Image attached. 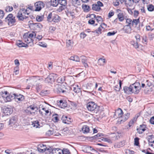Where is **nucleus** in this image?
<instances>
[{
    "mask_svg": "<svg viewBox=\"0 0 154 154\" xmlns=\"http://www.w3.org/2000/svg\"><path fill=\"white\" fill-rule=\"evenodd\" d=\"M5 21L9 26H11L15 24L16 22V20L15 17H14L12 14H10L5 18Z\"/></svg>",
    "mask_w": 154,
    "mask_h": 154,
    "instance_id": "f257e3e1",
    "label": "nucleus"
},
{
    "mask_svg": "<svg viewBox=\"0 0 154 154\" xmlns=\"http://www.w3.org/2000/svg\"><path fill=\"white\" fill-rule=\"evenodd\" d=\"M132 93L137 94L141 89L140 84L139 82H135L131 85Z\"/></svg>",
    "mask_w": 154,
    "mask_h": 154,
    "instance_id": "f03ea898",
    "label": "nucleus"
},
{
    "mask_svg": "<svg viewBox=\"0 0 154 154\" xmlns=\"http://www.w3.org/2000/svg\"><path fill=\"white\" fill-rule=\"evenodd\" d=\"M57 77V74L53 73H51L45 79V82L46 83H51L54 81Z\"/></svg>",
    "mask_w": 154,
    "mask_h": 154,
    "instance_id": "7ed1b4c3",
    "label": "nucleus"
},
{
    "mask_svg": "<svg viewBox=\"0 0 154 154\" xmlns=\"http://www.w3.org/2000/svg\"><path fill=\"white\" fill-rule=\"evenodd\" d=\"M58 93L66 94L67 92V88L64 85H58L56 88Z\"/></svg>",
    "mask_w": 154,
    "mask_h": 154,
    "instance_id": "20e7f679",
    "label": "nucleus"
},
{
    "mask_svg": "<svg viewBox=\"0 0 154 154\" xmlns=\"http://www.w3.org/2000/svg\"><path fill=\"white\" fill-rule=\"evenodd\" d=\"M97 107V105L94 102H90L87 104V108L88 110L92 111L95 110Z\"/></svg>",
    "mask_w": 154,
    "mask_h": 154,
    "instance_id": "39448f33",
    "label": "nucleus"
},
{
    "mask_svg": "<svg viewBox=\"0 0 154 154\" xmlns=\"http://www.w3.org/2000/svg\"><path fill=\"white\" fill-rule=\"evenodd\" d=\"M103 3L100 1H98L96 4H94L92 5V9L93 10L96 11H99L101 9L100 7L103 6Z\"/></svg>",
    "mask_w": 154,
    "mask_h": 154,
    "instance_id": "423d86ee",
    "label": "nucleus"
},
{
    "mask_svg": "<svg viewBox=\"0 0 154 154\" xmlns=\"http://www.w3.org/2000/svg\"><path fill=\"white\" fill-rule=\"evenodd\" d=\"M35 10L36 11H39L45 6V4L42 1H38L35 4Z\"/></svg>",
    "mask_w": 154,
    "mask_h": 154,
    "instance_id": "0eeeda50",
    "label": "nucleus"
},
{
    "mask_svg": "<svg viewBox=\"0 0 154 154\" xmlns=\"http://www.w3.org/2000/svg\"><path fill=\"white\" fill-rule=\"evenodd\" d=\"M3 112L6 115H9L13 112L12 108L10 106L4 107L3 109Z\"/></svg>",
    "mask_w": 154,
    "mask_h": 154,
    "instance_id": "6e6552de",
    "label": "nucleus"
},
{
    "mask_svg": "<svg viewBox=\"0 0 154 154\" xmlns=\"http://www.w3.org/2000/svg\"><path fill=\"white\" fill-rule=\"evenodd\" d=\"M14 99L17 102H20L24 100V97L23 95L20 94H14Z\"/></svg>",
    "mask_w": 154,
    "mask_h": 154,
    "instance_id": "1a4fd4ad",
    "label": "nucleus"
},
{
    "mask_svg": "<svg viewBox=\"0 0 154 154\" xmlns=\"http://www.w3.org/2000/svg\"><path fill=\"white\" fill-rule=\"evenodd\" d=\"M66 12L68 16H71L72 19L75 18V10L73 9L67 8L66 9Z\"/></svg>",
    "mask_w": 154,
    "mask_h": 154,
    "instance_id": "9d476101",
    "label": "nucleus"
},
{
    "mask_svg": "<svg viewBox=\"0 0 154 154\" xmlns=\"http://www.w3.org/2000/svg\"><path fill=\"white\" fill-rule=\"evenodd\" d=\"M16 17L19 21H23L24 20H26L29 18L28 16H24L20 11L19 10L16 15Z\"/></svg>",
    "mask_w": 154,
    "mask_h": 154,
    "instance_id": "9b49d317",
    "label": "nucleus"
},
{
    "mask_svg": "<svg viewBox=\"0 0 154 154\" xmlns=\"http://www.w3.org/2000/svg\"><path fill=\"white\" fill-rule=\"evenodd\" d=\"M86 91H85V92L91 93L94 89L93 85L91 83H88L86 86Z\"/></svg>",
    "mask_w": 154,
    "mask_h": 154,
    "instance_id": "f8f14e48",
    "label": "nucleus"
},
{
    "mask_svg": "<svg viewBox=\"0 0 154 154\" xmlns=\"http://www.w3.org/2000/svg\"><path fill=\"white\" fill-rule=\"evenodd\" d=\"M146 125H140L139 127L137 128V132L140 134L143 133V132L146 130Z\"/></svg>",
    "mask_w": 154,
    "mask_h": 154,
    "instance_id": "ddd939ff",
    "label": "nucleus"
},
{
    "mask_svg": "<svg viewBox=\"0 0 154 154\" xmlns=\"http://www.w3.org/2000/svg\"><path fill=\"white\" fill-rule=\"evenodd\" d=\"M47 149L46 145L42 144L38 145L37 150L40 152H43L45 151Z\"/></svg>",
    "mask_w": 154,
    "mask_h": 154,
    "instance_id": "4468645a",
    "label": "nucleus"
},
{
    "mask_svg": "<svg viewBox=\"0 0 154 154\" xmlns=\"http://www.w3.org/2000/svg\"><path fill=\"white\" fill-rule=\"evenodd\" d=\"M17 118L16 116H14L12 117L9 121V125L11 126H13L17 123Z\"/></svg>",
    "mask_w": 154,
    "mask_h": 154,
    "instance_id": "2eb2a0df",
    "label": "nucleus"
},
{
    "mask_svg": "<svg viewBox=\"0 0 154 154\" xmlns=\"http://www.w3.org/2000/svg\"><path fill=\"white\" fill-rule=\"evenodd\" d=\"M31 27L34 29L36 30L42 27V25L39 23H33L31 24Z\"/></svg>",
    "mask_w": 154,
    "mask_h": 154,
    "instance_id": "dca6fc26",
    "label": "nucleus"
},
{
    "mask_svg": "<svg viewBox=\"0 0 154 154\" xmlns=\"http://www.w3.org/2000/svg\"><path fill=\"white\" fill-rule=\"evenodd\" d=\"M57 105L61 108H64L67 106V104L65 100H60L57 102Z\"/></svg>",
    "mask_w": 154,
    "mask_h": 154,
    "instance_id": "f3484780",
    "label": "nucleus"
},
{
    "mask_svg": "<svg viewBox=\"0 0 154 154\" xmlns=\"http://www.w3.org/2000/svg\"><path fill=\"white\" fill-rule=\"evenodd\" d=\"M69 118H68L67 116L65 115L63 116L61 118L63 122L67 124H69L70 123V121L69 120Z\"/></svg>",
    "mask_w": 154,
    "mask_h": 154,
    "instance_id": "a211bd4d",
    "label": "nucleus"
},
{
    "mask_svg": "<svg viewBox=\"0 0 154 154\" xmlns=\"http://www.w3.org/2000/svg\"><path fill=\"white\" fill-rule=\"evenodd\" d=\"M134 2V0H125L124 2L125 6L128 7L132 6Z\"/></svg>",
    "mask_w": 154,
    "mask_h": 154,
    "instance_id": "6ab92c4d",
    "label": "nucleus"
},
{
    "mask_svg": "<svg viewBox=\"0 0 154 154\" xmlns=\"http://www.w3.org/2000/svg\"><path fill=\"white\" fill-rule=\"evenodd\" d=\"M2 97L5 98L4 100L7 102L10 101L11 100L14 99V96L11 95H8L6 96H2Z\"/></svg>",
    "mask_w": 154,
    "mask_h": 154,
    "instance_id": "aec40b11",
    "label": "nucleus"
},
{
    "mask_svg": "<svg viewBox=\"0 0 154 154\" xmlns=\"http://www.w3.org/2000/svg\"><path fill=\"white\" fill-rule=\"evenodd\" d=\"M123 90L125 93L129 94L132 93L131 85L129 87L125 86L123 88Z\"/></svg>",
    "mask_w": 154,
    "mask_h": 154,
    "instance_id": "412c9836",
    "label": "nucleus"
},
{
    "mask_svg": "<svg viewBox=\"0 0 154 154\" xmlns=\"http://www.w3.org/2000/svg\"><path fill=\"white\" fill-rule=\"evenodd\" d=\"M89 127L87 125H85L83 126L82 129V132L84 134H87L89 132Z\"/></svg>",
    "mask_w": 154,
    "mask_h": 154,
    "instance_id": "4be33fe9",
    "label": "nucleus"
},
{
    "mask_svg": "<svg viewBox=\"0 0 154 154\" xmlns=\"http://www.w3.org/2000/svg\"><path fill=\"white\" fill-rule=\"evenodd\" d=\"M24 16H28V15L29 14V12L27 9H25L24 8H21L19 10Z\"/></svg>",
    "mask_w": 154,
    "mask_h": 154,
    "instance_id": "5701e85b",
    "label": "nucleus"
},
{
    "mask_svg": "<svg viewBox=\"0 0 154 154\" xmlns=\"http://www.w3.org/2000/svg\"><path fill=\"white\" fill-rule=\"evenodd\" d=\"M71 88L75 93H79L81 91L80 88L78 85H74Z\"/></svg>",
    "mask_w": 154,
    "mask_h": 154,
    "instance_id": "b1692460",
    "label": "nucleus"
},
{
    "mask_svg": "<svg viewBox=\"0 0 154 154\" xmlns=\"http://www.w3.org/2000/svg\"><path fill=\"white\" fill-rule=\"evenodd\" d=\"M123 29L125 32L128 33H131L132 30L131 27L126 25L124 26Z\"/></svg>",
    "mask_w": 154,
    "mask_h": 154,
    "instance_id": "393cba45",
    "label": "nucleus"
},
{
    "mask_svg": "<svg viewBox=\"0 0 154 154\" xmlns=\"http://www.w3.org/2000/svg\"><path fill=\"white\" fill-rule=\"evenodd\" d=\"M130 116V113H127L126 114H125L123 116H122V118H125V119H120V122L121 123L122 122H124L126 120L128 119L129 118Z\"/></svg>",
    "mask_w": 154,
    "mask_h": 154,
    "instance_id": "a878e982",
    "label": "nucleus"
},
{
    "mask_svg": "<svg viewBox=\"0 0 154 154\" xmlns=\"http://www.w3.org/2000/svg\"><path fill=\"white\" fill-rule=\"evenodd\" d=\"M125 145V142L124 141L120 142L115 144L114 147L115 148H120L124 146Z\"/></svg>",
    "mask_w": 154,
    "mask_h": 154,
    "instance_id": "bb28decb",
    "label": "nucleus"
},
{
    "mask_svg": "<svg viewBox=\"0 0 154 154\" xmlns=\"http://www.w3.org/2000/svg\"><path fill=\"white\" fill-rule=\"evenodd\" d=\"M60 20V17L57 15H55L53 17L52 21L55 23H58Z\"/></svg>",
    "mask_w": 154,
    "mask_h": 154,
    "instance_id": "cd10ccee",
    "label": "nucleus"
},
{
    "mask_svg": "<svg viewBox=\"0 0 154 154\" xmlns=\"http://www.w3.org/2000/svg\"><path fill=\"white\" fill-rule=\"evenodd\" d=\"M132 26L136 27L137 25L140 23V18L137 19H134L132 20Z\"/></svg>",
    "mask_w": 154,
    "mask_h": 154,
    "instance_id": "c85d7f7f",
    "label": "nucleus"
},
{
    "mask_svg": "<svg viewBox=\"0 0 154 154\" xmlns=\"http://www.w3.org/2000/svg\"><path fill=\"white\" fill-rule=\"evenodd\" d=\"M52 120L54 122H57L59 120V115L55 113L52 115Z\"/></svg>",
    "mask_w": 154,
    "mask_h": 154,
    "instance_id": "c756f323",
    "label": "nucleus"
},
{
    "mask_svg": "<svg viewBox=\"0 0 154 154\" xmlns=\"http://www.w3.org/2000/svg\"><path fill=\"white\" fill-rule=\"evenodd\" d=\"M17 45L19 47H27L28 46L27 45L25 44L24 43H23L21 41H18L17 42Z\"/></svg>",
    "mask_w": 154,
    "mask_h": 154,
    "instance_id": "7c9ffc66",
    "label": "nucleus"
},
{
    "mask_svg": "<svg viewBox=\"0 0 154 154\" xmlns=\"http://www.w3.org/2000/svg\"><path fill=\"white\" fill-rule=\"evenodd\" d=\"M52 151V154H62V150L58 148L53 149Z\"/></svg>",
    "mask_w": 154,
    "mask_h": 154,
    "instance_id": "2f4dec72",
    "label": "nucleus"
},
{
    "mask_svg": "<svg viewBox=\"0 0 154 154\" xmlns=\"http://www.w3.org/2000/svg\"><path fill=\"white\" fill-rule=\"evenodd\" d=\"M32 125L33 127L35 128H37L40 127V125L39 124V122L38 120L33 121L32 122Z\"/></svg>",
    "mask_w": 154,
    "mask_h": 154,
    "instance_id": "473e14b6",
    "label": "nucleus"
},
{
    "mask_svg": "<svg viewBox=\"0 0 154 154\" xmlns=\"http://www.w3.org/2000/svg\"><path fill=\"white\" fill-rule=\"evenodd\" d=\"M81 59L82 62L84 64L85 67H86L88 66V64L87 63V59L84 56H81Z\"/></svg>",
    "mask_w": 154,
    "mask_h": 154,
    "instance_id": "72a5a7b5",
    "label": "nucleus"
},
{
    "mask_svg": "<svg viewBox=\"0 0 154 154\" xmlns=\"http://www.w3.org/2000/svg\"><path fill=\"white\" fill-rule=\"evenodd\" d=\"M97 63L100 66H103L105 63V59L103 58H99L98 60Z\"/></svg>",
    "mask_w": 154,
    "mask_h": 154,
    "instance_id": "f704fd0d",
    "label": "nucleus"
},
{
    "mask_svg": "<svg viewBox=\"0 0 154 154\" xmlns=\"http://www.w3.org/2000/svg\"><path fill=\"white\" fill-rule=\"evenodd\" d=\"M115 114L118 115L119 118L120 117H122L123 114L122 110L120 108H118L116 111Z\"/></svg>",
    "mask_w": 154,
    "mask_h": 154,
    "instance_id": "c9c22d12",
    "label": "nucleus"
},
{
    "mask_svg": "<svg viewBox=\"0 0 154 154\" xmlns=\"http://www.w3.org/2000/svg\"><path fill=\"white\" fill-rule=\"evenodd\" d=\"M13 10V7L11 6H7L5 8V10L7 12L12 11Z\"/></svg>",
    "mask_w": 154,
    "mask_h": 154,
    "instance_id": "e433bc0d",
    "label": "nucleus"
},
{
    "mask_svg": "<svg viewBox=\"0 0 154 154\" xmlns=\"http://www.w3.org/2000/svg\"><path fill=\"white\" fill-rule=\"evenodd\" d=\"M120 21H122L124 19V15L122 12H120L117 15Z\"/></svg>",
    "mask_w": 154,
    "mask_h": 154,
    "instance_id": "4c0bfd02",
    "label": "nucleus"
},
{
    "mask_svg": "<svg viewBox=\"0 0 154 154\" xmlns=\"http://www.w3.org/2000/svg\"><path fill=\"white\" fill-rule=\"evenodd\" d=\"M59 3V0H51V5L53 7H56Z\"/></svg>",
    "mask_w": 154,
    "mask_h": 154,
    "instance_id": "58836bf2",
    "label": "nucleus"
},
{
    "mask_svg": "<svg viewBox=\"0 0 154 154\" xmlns=\"http://www.w3.org/2000/svg\"><path fill=\"white\" fill-rule=\"evenodd\" d=\"M69 59L77 62L80 61L79 58L78 56L76 55H75L74 56H71L70 58Z\"/></svg>",
    "mask_w": 154,
    "mask_h": 154,
    "instance_id": "ea45409f",
    "label": "nucleus"
},
{
    "mask_svg": "<svg viewBox=\"0 0 154 154\" xmlns=\"http://www.w3.org/2000/svg\"><path fill=\"white\" fill-rule=\"evenodd\" d=\"M72 3L74 6H77L80 5V0H72Z\"/></svg>",
    "mask_w": 154,
    "mask_h": 154,
    "instance_id": "a19ab883",
    "label": "nucleus"
},
{
    "mask_svg": "<svg viewBox=\"0 0 154 154\" xmlns=\"http://www.w3.org/2000/svg\"><path fill=\"white\" fill-rule=\"evenodd\" d=\"M82 8L84 10V11L86 12H88L90 9V7L85 4H83L82 5Z\"/></svg>",
    "mask_w": 154,
    "mask_h": 154,
    "instance_id": "79ce46f5",
    "label": "nucleus"
},
{
    "mask_svg": "<svg viewBox=\"0 0 154 154\" xmlns=\"http://www.w3.org/2000/svg\"><path fill=\"white\" fill-rule=\"evenodd\" d=\"M24 38L25 41L27 44H29L31 42H33V40L31 38H30V37Z\"/></svg>",
    "mask_w": 154,
    "mask_h": 154,
    "instance_id": "37998d69",
    "label": "nucleus"
},
{
    "mask_svg": "<svg viewBox=\"0 0 154 154\" xmlns=\"http://www.w3.org/2000/svg\"><path fill=\"white\" fill-rule=\"evenodd\" d=\"M28 34L27 33H25L23 36V38H24V37L25 36V35H26V34H27V36L28 37H30V38H33V37L35 38L36 35L35 32H32L31 33L29 34L28 35Z\"/></svg>",
    "mask_w": 154,
    "mask_h": 154,
    "instance_id": "c03bdc74",
    "label": "nucleus"
},
{
    "mask_svg": "<svg viewBox=\"0 0 154 154\" xmlns=\"http://www.w3.org/2000/svg\"><path fill=\"white\" fill-rule=\"evenodd\" d=\"M132 20L131 19H127L126 20V25H128L131 27V26H132Z\"/></svg>",
    "mask_w": 154,
    "mask_h": 154,
    "instance_id": "a18cd8bd",
    "label": "nucleus"
},
{
    "mask_svg": "<svg viewBox=\"0 0 154 154\" xmlns=\"http://www.w3.org/2000/svg\"><path fill=\"white\" fill-rule=\"evenodd\" d=\"M65 77L64 76H60L59 77L57 80V81L58 83H63L65 81Z\"/></svg>",
    "mask_w": 154,
    "mask_h": 154,
    "instance_id": "49530a36",
    "label": "nucleus"
},
{
    "mask_svg": "<svg viewBox=\"0 0 154 154\" xmlns=\"http://www.w3.org/2000/svg\"><path fill=\"white\" fill-rule=\"evenodd\" d=\"M138 42L137 41L135 42V41H132L131 42V44L135 48H137L139 47Z\"/></svg>",
    "mask_w": 154,
    "mask_h": 154,
    "instance_id": "de8ad7c7",
    "label": "nucleus"
},
{
    "mask_svg": "<svg viewBox=\"0 0 154 154\" xmlns=\"http://www.w3.org/2000/svg\"><path fill=\"white\" fill-rule=\"evenodd\" d=\"M147 9L149 11H152L154 10V6L152 4L147 6Z\"/></svg>",
    "mask_w": 154,
    "mask_h": 154,
    "instance_id": "09e8293b",
    "label": "nucleus"
},
{
    "mask_svg": "<svg viewBox=\"0 0 154 154\" xmlns=\"http://www.w3.org/2000/svg\"><path fill=\"white\" fill-rule=\"evenodd\" d=\"M44 19V16H40L38 15L36 17V20L38 22H41Z\"/></svg>",
    "mask_w": 154,
    "mask_h": 154,
    "instance_id": "8fccbe9b",
    "label": "nucleus"
},
{
    "mask_svg": "<svg viewBox=\"0 0 154 154\" xmlns=\"http://www.w3.org/2000/svg\"><path fill=\"white\" fill-rule=\"evenodd\" d=\"M103 28V27L101 25H100V27L98 28L94 32H96L97 33L99 34H100L101 33V28Z\"/></svg>",
    "mask_w": 154,
    "mask_h": 154,
    "instance_id": "3c124183",
    "label": "nucleus"
},
{
    "mask_svg": "<svg viewBox=\"0 0 154 154\" xmlns=\"http://www.w3.org/2000/svg\"><path fill=\"white\" fill-rule=\"evenodd\" d=\"M59 3L61 5H64L66 6L67 2L66 0H59Z\"/></svg>",
    "mask_w": 154,
    "mask_h": 154,
    "instance_id": "603ef678",
    "label": "nucleus"
},
{
    "mask_svg": "<svg viewBox=\"0 0 154 154\" xmlns=\"http://www.w3.org/2000/svg\"><path fill=\"white\" fill-rule=\"evenodd\" d=\"M73 44V42L71 40H69L66 42V46L67 47L72 46Z\"/></svg>",
    "mask_w": 154,
    "mask_h": 154,
    "instance_id": "864d4df0",
    "label": "nucleus"
},
{
    "mask_svg": "<svg viewBox=\"0 0 154 154\" xmlns=\"http://www.w3.org/2000/svg\"><path fill=\"white\" fill-rule=\"evenodd\" d=\"M103 135L102 133H98L96 135H95L93 137V139H101L102 137L99 138L100 137H101L102 136H103Z\"/></svg>",
    "mask_w": 154,
    "mask_h": 154,
    "instance_id": "5fc2aeb1",
    "label": "nucleus"
},
{
    "mask_svg": "<svg viewBox=\"0 0 154 154\" xmlns=\"http://www.w3.org/2000/svg\"><path fill=\"white\" fill-rule=\"evenodd\" d=\"M66 8V6H64V5H61V6L58 8L57 11L59 12H60L63 10L65 9Z\"/></svg>",
    "mask_w": 154,
    "mask_h": 154,
    "instance_id": "6e6d98bb",
    "label": "nucleus"
},
{
    "mask_svg": "<svg viewBox=\"0 0 154 154\" xmlns=\"http://www.w3.org/2000/svg\"><path fill=\"white\" fill-rule=\"evenodd\" d=\"M62 151V154H70V152L68 149H63Z\"/></svg>",
    "mask_w": 154,
    "mask_h": 154,
    "instance_id": "4d7b16f0",
    "label": "nucleus"
},
{
    "mask_svg": "<svg viewBox=\"0 0 154 154\" xmlns=\"http://www.w3.org/2000/svg\"><path fill=\"white\" fill-rule=\"evenodd\" d=\"M52 14L51 13H50L47 17V20L48 21L51 22L52 21V20L51 18L52 17Z\"/></svg>",
    "mask_w": 154,
    "mask_h": 154,
    "instance_id": "13d9d810",
    "label": "nucleus"
},
{
    "mask_svg": "<svg viewBox=\"0 0 154 154\" xmlns=\"http://www.w3.org/2000/svg\"><path fill=\"white\" fill-rule=\"evenodd\" d=\"M135 121V118H134L133 119H132L129 122L128 124V126L129 127H130L132 126L134 124Z\"/></svg>",
    "mask_w": 154,
    "mask_h": 154,
    "instance_id": "bf43d9fd",
    "label": "nucleus"
},
{
    "mask_svg": "<svg viewBox=\"0 0 154 154\" xmlns=\"http://www.w3.org/2000/svg\"><path fill=\"white\" fill-rule=\"evenodd\" d=\"M117 32V31L116 30L112 32H109L107 33V35L108 36H110L113 35H114Z\"/></svg>",
    "mask_w": 154,
    "mask_h": 154,
    "instance_id": "052dcab7",
    "label": "nucleus"
},
{
    "mask_svg": "<svg viewBox=\"0 0 154 154\" xmlns=\"http://www.w3.org/2000/svg\"><path fill=\"white\" fill-rule=\"evenodd\" d=\"M139 139L138 137H136L134 138V145L136 146H138L139 145Z\"/></svg>",
    "mask_w": 154,
    "mask_h": 154,
    "instance_id": "680f3d73",
    "label": "nucleus"
},
{
    "mask_svg": "<svg viewBox=\"0 0 154 154\" xmlns=\"http://www.w3.org/2000/svg\"><path fill=\"white\" fill-rule=\"evenodd\" d=\"M53 149H52L51 148H48L46 149V150L45 151L46 153L48 152H49V154H52V150Z\"/></svg>",
    "mask_w": 154,
    "mask_h": 154,
    "instance_id": "e2e57ef3",
    "label": "nucleus"
},
{
    "mask_svg": "<svg viewBox=\"0 0 154 154\" xmlns=\"http://www.w3.org/2000/svg\"><path fill=\"white\" fill-rule=\"evenodd\" d=\"M154 37V34L153 33H150L149 35V38L150 40H152Z\"/></svg>",
    "mask_w": 154,
    "mask_h": 154,
    "instance_id": "0e129e2a",
    "label": "nucleus"
},
{
    "mask_svg": "<svg viewBox=\"0 0 154 154\" xmlns=\"http://www.w3.org/2000/svg\"><path fill=\"white\" fill-rule=\"evenodd\" d=\"M39 45L43 47H46L47 45L44 42H39Z\"/></svg>",
    "mask_w": 154,
    "mask_h": 154,
    "instance_id": "69168bd1",
    "label": "nucleus"
},
{
    "mask_svg": "<svg viewBox=\"0 0 154 154\" xmlns=\"http://www.w3.org/2000/svg\"><path fill=\"white\" fill-rule=\"evenodd\" d=\"M24 112L27 115H30L32 114L31 111L28 108L25 110Z\"/></svg>",
    "mask_w": 154,
    "mask_h": 154,
    "instance_id": "338daca9",
    "label": "nucleus"
},
{
    "mask_svg": "<svg viewBox=\"0 0 154 154\" xmlns=\"http://www.w3.org/2000/svg\"><path fill=\"white\" fill-rule=\"evenodd\" d=\"M135 37L136 39V41H137V42H140V36L138 34H137L135 35Z\"/></svg>",
    "mask_w": 154,
    "mask_h": 154,
    "instance_id": "774afa93",
    "label": "nucleus"
}]
</instances>
